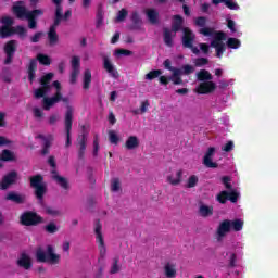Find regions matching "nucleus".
Segmentation results:
<instances>
[{
	"label": "nucleus",
	"instance_id": "nucleus-1",
	"mask_svg": "<svg viewBox=\"0 0 278 278\" xmlns=\"http://www.w3.org/2000/svg\"><path fill=\"white\" fill-rule=\"evenodd\" d=\"M13 13L20 20L26 18L29 29H36L38 27V22L36 18H39V16H45V10L34 9L33 11H27V8L24 5H13Z\"/></svg>",
	"mask_w": 278,
	"mask_h": 278
},
{
	"label": "nucleus",
	"instance_id": "nucleus-2",
	"mask_svg": "<svg viewBox=\"0 0 278 278\" xmlns=\"http://www.w3.org/2000/svg\"><path fill=\"white\" fill-rule=\"evenodd\" d=\"M202 36H214V39L211 41V47L216 51V58H223L227 47L223 40H227V35L224 31H216L214 28H201L199 30Z\"/></svg>",
	"mask_w": 278,
	"mask_h": 278
},
{
	"label": "nucleus",
	"instance_id": "nucleus-3",
	"mask_svg": "<svg viewBox=\"0 0 278 278\" xmlns=\"http://www.w3.org/2000/svg\"><path fill=\"white\" fill-rule=\"evenodd\" d=\"M46 251L42 247L36 249L35 257L39 264H50L51 266H58L62 256L55 253V248L53 245H47Z\"/></svg>",
	"mask_w": 278,
	"mask_h": 278
},
{
	"label": "nucleus",
	"instance_id": "nucleus-4",
	"mask_svg": "<svg viewBox=\"0 0 278 278\" xmlns=\"http://www.w3.org/2000/svg\"><path fill=\"white\" fill-rule=\"evenodd\" d=\"M30 188L35 190V197L37 201L42 203L45 201V194H47V185L45 184V177L40 174L29 177Z\"/></svg>",
	"mask_w": 278,
	"mask_h": 278
},
{
	"label": "nucleus",
	"instance_id": "nucleus-5",
	"mask_svg": "<svg viewBox=\"0 0 278 278\" xmlns=\"http://www.w3.org/2000/svg\"><path fill=\"white\" fill-rule=\"evenodd\" d=\"M38 61L42 66H51V58L47 54L39 53L37 54V59H31L28 65V79L30 84H34V79H36V71H38Z\"/></svg>",
	"mask_w": 278,
	"mask_h": 278
},
{
	"label": "nucleus",
	"instance_id": "nucleus-6",
	"mask_svg": "<svg viewBox=\"0 0 278 278\" xmlns=\"http://www.w3.org/2000/svg\"><path fill=\"white\" fill-rule=\"evenodd\" d=\"M20 222L24 227H36L42 223V217L36 212L26 211L20 216Z\"/></svg>",
	"mask_w": 278,
	"mask_h": 278
},
{
	"label": "nucleus",
	"instance_id": "nucleus-7",
	"mask_svg": "<svg viewBox=\"0 0 278 278\" xmlns=\"http://www.w3.org/2000/svg\"><path fill=\"white\" fill-rule=\"evenodd\" d=\"M102 229H103V225H101V219H96L94 222L96 242L100 251V257H105V253H108V249L105 248V240L103 239V232H101Z\"/></svg>",
	"mask_w": 278,
	"mask_h": 278
},
{
	"label": "nucleus",
	"instance_id": "nucleus-8",
	"mask_svg": "<svg viewBox=\"0 0 278 278\" xmlns=\"http://www.w3.org/2000/svg\"><path fill=\"white\" fill-rule=\"evenodd\" d=\"M65 134H66V142L65 147L68 148L72 144L71 141V131L73 130V106L67 105L66 112H65Z\"/></svg>",
	"mask_w": 278,
	"mask_h": 278
},
{
	"label": "nucleus",
	"instance_id": "nucleus-9",
	"mask_svg": "<svg viewBox=\"0 0 278 278\" xmlns=\"http://www.w3.org/2000/svg\"><path fill=\"white\" fill-rule=\"evenodd\" d=\"M87 146H88V138H87V135L84 132L79 135L76 139L77 155H78V160H80L81 162L86 160Z\"/></svg>",
	"mask_w": 278,
	"mask_h": 278
},
{
	"label": "nucleus",
	"instance_id": "nucleus-10",
	"mask_svg": "<svg viewBox=\"0 0 278 278\" xmlns=\"http://www.w3.org/2000/svg\"><path fill=\"white\" fill-rule=\"evenodd\" d=\"M100 58L103 62V68L111 75V77H118V72L116 71V67H114V64L112 63V59H110V53L105 54L103 52L100 53Z\"/></svg>",
	"mask_w": 278,
	"mask_h": 278
},
{
	"label": "nucleus",
	"instance_id": "nucleus-11",
	"mask_svg": "<svg viewBox=\"0 0 278 278\" xmlns=\"http://www.w3.org/2000/svg\"><path fill=\"white\" fill-rule=\"evenodd\" d=\"M197 38V35L190 29L189 27L182 28V47L184 49L192 48L194 45V39Z\"/></svg>",
	"mask_w": 278,
	"mask_h": 278
},
{
	"label": "nucleus",
	"instance_id": "nucleus-12",
	"mask_svg": "<svg viewBox=\"0 0 278 278\" xmlns=\"http://www.w3.org/2000/svg\"><path fill=\"white\" fill-rule=\"evenodd\" d=\"M16 179H18V173L16 170L9 172L0 182V190H8L10 186L16 184Z\"/></svg>",
	"mask_w": 278,
	"mask_h": 278
},
{
	"label": "nucleus",
	"instance_id": "nucleus-13",
	"mask_svg": "<svg viewBox=\"0 0 278 278\" xmlns=\"http://www.w3.org/2000/svg\"><path fill=\"white\" fill-rule=\"evenodd\" d=\"M60 23H62V20L54 17L53 24L49 28L48 40L51 46L58 45V41L60 40L56 31L58 27H60Z\"/></svg>",
	"mask_w": 278,
	"mask_h": 278
},
{
	"label": "nucleus",
	"instance_id": "nucleus-14",
	"mask_svg": "<svg viewBox=\"0 0 278 278\" xmlns=\"http://www.w3.org/2000/svg\"><path fill=\"white\" fill-rule=\"evenodd\" d=\"M4 53L7 55L4 64L8 65L14 60V53H16V41L10 40L4 46Z\"/></svg>",
	"mask_w": 278,
	"mask_h": 278
},
{
	"label": "nucleus",
	"instance_id": "nucleus-15",
	"mask_svg": "<svg viewBox=\"0 0 278 278\" xmlns=\"http://www.w3.org/2000/svg\"><path fill=\"white\" fill-rule=\"evenodd\" d=\"M214 90H216V83L212 80L201 83L195 89L198 94H212Z\"/></svg>",
	"mask_w": 278,
	"mask_h": 278
},
{
	"label": "nucleus",
	"instance_id": "nucleus-16",
	"mask_svg": "<svg viewBox=\"0 0 278 278\" xmlns=\"http://www.w3.org/2000/svg\"><path fill=\"white\" fill-rule=\"evenodd\" d=\"M214 153H216V148L210 147L203 159V164L206 168H218V163L212 161Z\"/></svg>",
	"mask_w": 278,
	"mask_h": 278
},
{
	"label": "nucleus",
	"instance_id": "nucleus-17",
	"mask_svg": "<svg viewBox=\"0 0 278 278\" xmlns=\"http://www.w3.org/2000/svg\"><path fill=\"white\" fill-rule=\"evenodd\" d=\"M229 231H231V220L225 219L217 228V240H223V238H225Z\"/></svg>",
	"mask_w": 278,
	"mask_h": 278
},
{
	"label": "nucleus",
	"instance_id": "nucleus-18",
	"mask_svg": "<svg viewBox=\"0 0 278 278\" xmlns=\"http://www.w3.org/2000/svg\"><path fill=\"white\" fill-rule=\"evenodd\" d=\"M16 264L20 268H24V270H29L34 266L31 263V257L25 252L21 253Z\"/></svg>",
	"mask_w": 278,
	"mask_h": 278
},
{
	"label": "nucleus",
	"instance_id": "nucleus-19",
	"mask_svg": "<svg viewBox=\"0 0 278 278\" xmlns=\"http://www.w3.org/2000/svg\"><path fill=\"white\" fill-rule=\"evenodd\" d=\"M36 138L43 141L41 155H49L51 142H53V136L49 135L48 137H46L45 135L39 134L36 136Z\"/></svg>",
	"mask_w": 278,
	"mask_h": 278
},
{
	"label": "nucleus",
	"instance_id": "nucleus-20",
	"mask_svg": "<svg viewBox=\"0 0 278 278\" xmlns=\"http://www.w3.org/2000/svg\"><path fill=\"white\" fill-rule=\"evenodd\" d=\"M26 200L27 198L25 197V194L16 193L14 191H11L5 195V201H12L17 205H23V203H25Z\"/></svg>",
	"mask_w": 278,
	"mask_h": 278
},
{
	"label": "nucleus",
	"instance_id": "nucleus-21",
	"mask_svg": "<svg viewBox=\"0 0 278 278\" xmlns=\"http://www.w3.org/2000/svg\"><path fill=\"white\" fill-rule=\"evenodd\" d=\"M177 36V33H174L168 27L163 28V41L166 47H173L174 41L173 38Z\"/></svg>",
	"mask_w": 278,
	"mask_h": 278
},
{
	"label": "nucleus",
	"instance_id": "nucleus-22",
	"mask_svg": "<svg viewBox=\"0 0 278 278\" xmlns=\"http://www.w3.org/2000/svg\"><path fill=\"white\" fill-rule=\"evenodd\" d=\"M147 18L151 25H157L160 23V12L155 9H148L146 11Z\"/></svg>",
	"mask_w": 278,
	"mask_h": 278
},
{
	"label": "nucleus",
	"instance_id": "nucleus-23",
	"mask_svg": "<svg viewBox=\"0 0 278 278\" xmlns=\"http://www.w3.org/2000/svg\"><path fill=\"white\" fill-rule=\"evenodd\" d=\"M164 275L167 278L177 277V265H175V263L167 262L164 266Z\"/></svg>",
	"mask_w": 278,
	"mask_h": 278
},
{
	"label": "nucleus",
	"instance_id": "nucleus-24",
	"mask_svg": "<svg viewBox=\"0 0 278 278\" xmlns=\"http://www.w3.org/2000/svg\"><path fill=\"white\" fill-rule=\"evenodd\" d=\"M184 27V17L179 14L173 16L172 30L174 34L181 31Z\"/></svg>",
	"mask_w": 278,
	"mask_h": 278
},
{
	"label": "nucleus",
	"instance_id": "nucleus-25",
	"mask_svg": "<svg viewBox=\"0 0 278 278\" xmlns=\"http://www.w3.org/2000/svg\"><path fill=\"white\" fill-rule=\"evenodd\" d=\"M140 147V140L136 136H129L125 142V148L128 151H134V149H138Z\"/></svg>",
	"mask_w": 278,
	"mask_h": 278
},
{
	"label": "nucleus",
	"instance_id": "nucleus-26",
	"mask_svg": "<svg viewBox=\"0 0 278 278\" xmlns=\"http://www.w3.org/2000/svg\"><path fill=\"white\" fill-rule=\"evenodd\" d=\"M52 179H54V181H56V184L61 186L63 190H68V180L65 177L58 175V172L52 170Z\"/></svg>",
	"mask_w": 278,
	"mask_h": 278
},
{
	"label": "nucleus",
	"instance_id": "nucleus-27",
	"mask_svg": "<svg viewBox=\"0 0 278 278\" xmlns=\"http://www.w3.org/2000/svg\"><path fill=\"white\" fill-rule=\"evenodd\" d=\"M199 214L203 218H207L210 216H213V214H214V206H208V205H205V204H200V206H199Z\"/></svg>",
	"mask_w": 278,
	"mask_h": 278
},
{
	"label": "nucleus",
	"instance_id": "nucleus-28",
	"mask_svg": "<svg viewBox=\"0 0 278 278\" xmlns=\"http://www.w3.org/2000/svg\"><path fill=\"white\" fill-rule=\"evenodd\" d=\"M90 84H92V72L90 70H85L83 78L84 90H90Z\"/></svg>",
	"mask_w": 278,
	"mask_h": 278
},
{
	"label": "nucleus",
	"instance_id": "nucleus-29",
	"mask_svg": "<svg viewBox=\"0 0 278 278\" xmlns=\"http://www.w3.org/2000/svg\"><path fill=\"white\" fill-rule=\"evenodd\" d=\"M181 177H184V170L180 169L176 173V176H167V181L170 186H179L181 184Z\"/></svg>",
	"mask_w": 278,
	"mask_h": 278
},
{
	"label": "nucleus",
	"instance_id": "nucleus-30",
	"mask_svg": "<svg viewBox=\"0 0 278 278\" xmlns=\"http://www.w3.org/2000/svg\"><path fill=\"white\" fill-rule=\"evenodd\" d=\"M0 160L2 162H16V156L14 155V152L5 149V150H2Z\"/></svg>",
	"mask_w": 278,
	"mask_h": 278
},
{
	"label": "nucleus",
	"instance_id": "nucleus-31",
	"mask_svg": "<svg viewBox=\"0 0 278 278\" xmlns=\"http://www.w3.org/2000/svg\"><path fill=\"white\" fill-rule=\"evenodd\" d=\"M197 78L198 81H212L214 77L207 70H201L200 72L197 73Z\"/></svg>",
	"mask_w": 278,
	"mask_h": 278
},
{
	"label": "nucleus",
	"instance_id": "nucleus-32",
	"mask_svg": "<svg viewBox=\"0 0 278 278\" xmlns=\"http://www.w3.org/2000/svg\"><path fill=\"white\" fill-rule=\"evenodd\" d=\"M53 77H54L53 73H48V74L43 75L40 78V85L43 88H48L49 90H51V79H53Z\"/></svg>",
	"mask_w": 278,
	"mask_h": 278
},
{
	"label": "nucleus",
	"instance_id": "nucleus-33",
	"mask_svg": "<svg viewBox=\"0 0 278 278\" xmlns=\"http://www.w3.org/2000/svg\"><path fill=\"white\" fill-rule=\"evenodd\" d=\"M52 3L56 5L54 18L62 20V12H64V8L62 7V0H52Z\"/></svg>",
	"mask_w": 278,
	"mask_h": 278
},
{
	"label": "nucleus",
	"instance_id": "nucleus-34",
	"mask_svg": "<svg viewBox=\"0 0 278 278\" xmlns=\"http://www.w3.org/2000/svg\"><path fill=\"white\" fill-rule=\"evenodd\" d=\"M162 75V70H152L148 74H146L144 79L148 81H153V79H157Z\"/></svg>",
	"mask_w": 278,
	"mask_h": 278
},
{
	"label": "nucleus",
	"instance_id": "nucleus-35",
	"mask_svg": "<svg viewBox=\"0 0 278 278\" xmlns=\"http://www.w3.org/2000/svg\"><path fill=\"white\" fill-rule=\"evenodd\" d=\"M243 227L244 222H242V219L230 220V229H233L235 231H242Z\"/></svg>",
	"mask_w": 278,
	"mask_h": 278
},
{
	"label": "nucleus",
	"instance_id": "nucleus-36",
	"mask_svg": "<svg viewBox=\"0 0 278 278\" xmlns=\"http://www.w3.org/2000/svg\"><path fill=\"white\" fill-rule=\"evenodd\" d=\"M14 34V30L10 26L0 27V38H10Z\"/></svg>",
	"mask_w": 278,
	"mask_h": 278
},
{
	"label": "nucleus",
	"instance_id": "nucleus-37",
	"mask_svg": "<svg viewBox=\"0 0 278 278\" xmlns=\"http://www.w3.org/2000/svg\"><path fill=\"white\" fill-rule=\"evenodd\" d=\"M242 43L240 42V39L230 37L227 40V47L228 49H240V46Z\"/></svg>",
	"mask_w": 278,
	"mask_h": 278
},
{
	"label": "nucleus",
	"instance_id": "nucleus-38",
	"mask_svg": "<svg viewBox=\"0 0 278 278\" xmlns=\"http://www.w3.org/2000/svg\"><path fill=\"white\" fill-rule=\"evenodd\" d=\"M130 21L135 27H140L142 25V18L137 11L131 13Z\"/></svg>",
	"mask_w": 278,
	"mask_h": 278
},
{
	"label": "nucleus",
	"instance_id": "nucleus-39",
	"mask_svg": "<svg viewBox=\"0 0 278 278\" xmlns=\"http://www.w3.org/2000/svg\"><path fill=\"white\" fill-rule=\"evenodd\" d=\"M51 89L47 88V87H40L38 89L35 90V99H42L45 97H47V93L50 91Z\"/></svg>",
	"mask_w": 278,
	"mask_h": 278
},
{
	"label": "nucleus",
	"instance_id": "nucleus-40",
	"mask_svg": "<svg viewBox=\"0 0 278 278\" xmlns=\"http://www.w3.org/2000/svg\"><path fill=\"white\" fill-rule=\"evenodd\" d=\"M121 258L118 256H115L113 258V264L111 266L110 275H116V273H121V266L118 265Z\"/></svg>",
	"mask_w": 278,
	"mask_h": 278
},
{
	"label": "nucleus",
	"instance_id": "nucleus-41",
	"mask_svg": "<svg viewBox=\"0 0 278 278\" xmlns=\"http://www.w3.org/2000/svg\"><path fill=\"white\" fill-rule=\"evenodd\" d=\"M194 23H195L197 27H202V29H206L205 25H207V17L199 16L195 18ZM207 29H211V28L207 27Z\"/></svg>",
	"mask_w": 278,
	"mask_h": 278
},
{
	"label": "nucleus",
	"instance_id": "nucleus-42",
	"mask_svg": "<svg viewBox=\"0 0 278 278\" xmlns=\"http://www.w3.org/2000/svg\"><path fill=\"white\" fill-rule=\"evenodd\" d=\"M128 14H129V11H127V9L119 10L116 16V22L123 23V21L127 18Z\"/></svg>",
	"mask_w": 278,
	"mask_h": 278
},
{
	"label": "nucleus",
	"instance_id": "nucleus-43",
	"mask_svg": "<svg viewBox=\"0 0 278 278\" xmlns=\"http://www.w3.org/2000/svg\"><path fill=\"white\" fill-rule=\"evenodd\" d=\"M229 197V191H222L217 195L218 203H222V205H225L227 203Z\"/></svg>",
	"mask_w": 278,
	"mask_h": 278
},
{
	"label": "nucleus",
	"instance_id": "nucleus-44",
	"mask_svg": "<svg viewBox=\"0 0 278 278\" xmlns=\"http://www.w3.org/2000/svg\"><path fill=\"white\" fill-rule=\"evenodd\" d=\"M121 190V179L119 178H113L111 180V191L112 192H118Z\"/></svg>",
	"mask_w": 278,
	"mask_h": 278
},
{
	"label": "nucleus",
	"instance_id": "nucleus-45",
	"mask_svg": "<svg viewBox=\"0 0 278 278\" xmlns=\"http://www.w3.org/2000/svg\"><path fill=\"white\" fill-rule=\"evenodd\" d=\"M197 184H199V177H197V175H192L189 177L186 188H195Z\"/></svg>",
	"mask_w": 278,
	"mask_h": 278
},
{
	"label": "nucleus",
	"instance_id": "nucleus-46",
	"mask_svg": "<svg viewBox=\"0 0 278 278\" xmlns=\"http://www.w3.org/2000/svg\"><path fill=\"white\" fill-rule=\"evenodd\" d=\"M45 229H46L47 233H58V225H55V223H53V222L46 225Z\"/></svg>",
	"mask_w": 278,
	"mask_h": 278
},
{
	"label": "nucleus",
	"instance_id": "nucleus-47",
	"mask_svg": "<svg viewBox=\"0 0 278 278\" xmlns=\"http://www.w3.org/2000/svg\"><path fill=\"white\" fill-rule=\"evenodd\" d=\"M96 18H97L96 27L99 28L101 27V25H103V10L101 8L98 9Z\"/></svg>",
	"mask_w": 278,
	"mask_h": 278
},
{
	"label": "nucleus",
	"instance_id": "nucleus-48",
	"mask_svg": "<svg viewBox=\"0 0 278 278\" xmlns=\"http://www.w3.org/2000/svg\"><path fill=\"white\" fill-rule=\"evenodd\" d=\"M81 66V59L79 56H73L72 58V70L79 71Z\"/></svg>",
	"mask_w": 278,
	"mask_h": 278
},
{
	"label": "nucleus",
	"instance_id": "nucleus-49",
	"mask_svg": "<svg viewBox=\"0 0 278 278\" xmlns=\"http://www.w3.org/2000/svg\"><path fill=\"white\" fill-rule=\"evenodd\" d=\"M109 140L111 142V144H118V135H116V132L114 130H110L109 131Z\"/></svg>",
	"mask_w": 278,
	"mask_h": 278
},
{
	"label": "nucleus",
	"instance_id": "nucleus-50",
	"mask_svg": "<svg viewBox=\"0 0 278 278\" xmlns=\"http://www.w3.org/2000/svg\"><path fill=\"white\" fill-rule=\"evenodd\" d=\"M1 24L4 27H12V25H14V20H12V17H10V16H3L1 18Z\"/></svg>",
	"mask_w": 278,
	"mask_h": 278
},
{
	"label": "nucleus",
	"instance_id": "nucleus-51",
	"mask_svg": "<svg viewBox=\"0 0 278 278\" xmlns=\"http://www.w3.org/2000/svg\"><path fill=\"white\" fill-rule=\"evenodd\" d=\"M49 99L53 105H55V103H60V101H62V91H56L55 94Z\"/></svg>",
	"mask_w": 278,
	"mask_h": 278
},
{
	"label": "nucleus",
	"instance_id": "nucleus-52",
	"mask_svg": "<svg viewBox=\"0 0 278 278\" xmlns=\"http://www.w3.org/2000/svg\"><path fill=\"white\" fill-rule=\"evenodd\" d=\"M170 81H173L174 86H184V79L181 76H169Z\"/></svg>",
	"mask_w": 278,
	"mask_h": 278
},
{
	"label": "nucleus",
	"instance_id": "nucleus-53",
	"mask_svg": "<svg viewBox=\"0 0 278 278\" xmlns=\"http://www.w3.org/2000/svg\"><path fill=\"white\" fill-rule=\"evenodd\" d=\"M238 197H240V194L236 191L228 192V201L231 203H238Z\"/></svg>",
	"mask_w": 278,
	"mask_h": 278
},
{
	"label": "nucleus",
	"instance_id": "nucleus-54",
	"mask_svg": "<svg viewBox=\"0 0 278 278\" xmlns=\"http://www.w3.org/2000/svg\"><path fill=\"white\" fill-rule=\"evenodd\" d=\"M224 3L229 10H238V8H240L233 0H224Z\"/></svg>",
	"mask_w": 278,
	"mask_h": 278
},
{
	"label": "nucleus",
	"instance_id": "nucleus-55",
	"mask_svg": "<svg viewBox=\"0 0 278 278\" xmlns=\"http://www.w3.org/2000/svg\"><path fill=\"white\" fill-rule=\"evenodd\" d=\"M79 76V70H72L70 84H77V77Z\"/></svg>",
	"mask_w": 278,
	"mask_h": 278
},
{
	"label": "nucleus",
	"instance_id": "nucleus-56",
	"mask_svg": "<svg viewBox=\"0 0 278 278\" xmlns=\"http://www.w3.org/2000/svg\"><path fill=\"white\" fill-rule=\"evenodd\" d=\"M206 64H210V60L206 58H198L195 60V66L198 67L205 66Z\"/></svg>",
	"mask_w": 278,
	"mask_h": 278
},
{
	"label": "nucleus",
	"instance_id": "nucleus-57",
	"mask_svg": "<svg viewBox=\"0 0 278 278\" xmlns=\"http://www.w3.org/2000/svg\"><path fill=\"white\" fill-rule=\"evenodd\" d=\"M51 108H53V102L51 101L50 98L45 97L43 98V110L49 111V110H51Z\"/></svg>",
	"mask_w": 278,
	"mask_h": 278
},
{
	"label": "nucleus",
	"instance_id": "nucleus-58",
	"mask_svg": "<svg viewBox=\"0 0 278 278\" xmlns=\"http://www.w3.org/2000/svg\"><path fill=\"white\" fill-rule=\"evenodd\" d=\"M231 181V178L229 176L222 177V184H224L226 190H231L233 188L229 182Z\"/></svg>",
	"mask_w": 278,
	"mask_h": 278
},
{
	"label": "nucleus",
	"instance_id": "nucleus-59",
	"mask_svg": "<svg viewBox=\"0 0 278 278\" xmlns=\"http://www.w3.org/2000/svg\"><path fill=\"white\" fill-rule=\"evenodd\" d=\"M115 53L116 55H125V56L134 55V52L131 50H125V49H117Z\"/></svg>",
	"mask_w": 278,
	"mask_h": 278
},
{
	"label": "nucleus",
	"instance_id": "nucleus-60",
	"mask_svg": "<svg viewBox=\"0 0 278 278\" xmlns=\"http://www.w3.org/2000/svg\"><path fill=\"white\" fill-rule=\"evenodd\" d=\"M233 147V141H228L224 147H222V151H225L226 153H231Z\"/></svg>",
	"mask_w": 278,
	"mask_h": 278
},
{
	"label": "nucleus",
	"instance_id": "nucleus-61",
	"mask_svg": "<svg viewBox=\"0 0 278 278\" xmlns=\"http://www.w3.org/2000/svg\"><path fill=\"white\" fill-rule=\"evenodd\" d=\"M182 71L184 75H191V73H194V67L192 65H184Z\"/></svg>",
	"mask_w": 278,
	"mask_h": 278
},
{
	"label": "nucleus",
	"instance_id": "nucleus-62",
	"mask_svg": "<svg viewBox=\"0 0 278 278\" xmlns=\"http://www.w3.org/2000/svg\"><path fill=\"white\" fill-rule=\"evenodd\" d=\"M99 155V138H94L93 140V157Z\"/></svg>",
	"mask_w": 278,
	"mask_h": 278
},
{
	"label": "nucleus",
	"instance_id": "nucleus-63",
	"mask_svg": "<svg viewBox=\"0 0 278 278\" xmlns=\"http://www.w3.org/2000/svg\"><path fill=\"white\" fill-rule=\"evenodd\" d=\"M33 113H34L35 118H42L45 116V112H42V110H40L38 108H34Z\"/></svg>",
	"mask_w": 278,
	"mask_h": 278
},
{
	"label": "nucleus",
	"instance_id": "nucleus-64",
	"mask_svg": "<svg viewBox=\"0 0 278 278\" xmlns=\"http://www.w3.org/2000/svg\"><path fill=\"white\" fill-rule=\"evenodd\" d=\"M46 214H48L49 216H60V211L54 210L53 207H47Z\"/></svg>",
	"mask_w": 278,
	"mask_h": 278
}]
</instances>
